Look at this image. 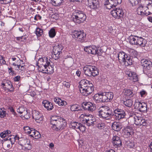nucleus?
<instances>
[{"label": "nucleus", "instance_id": "10", "mask_svg": "<svg viewBox=\"0 0 152 152\" xmlns=\"http://www.w3.org/2000/svg\"><path fill=\"white\" fill-rule=\"evenodd\" d=\"M15 135H10L7 138V140L4 143V145L5 148L7 150L11 148L12 145L14 144L15 141Z\"/></svg>", "mask_w": 152, "mask_h": 152}, {"label": "nucleus", "instance_id": "29", "mask_svg": "<svg viewBox=\"0 0 152 152\" xmlns=\"http://www.w3.org/2000/svg\"><path fill=\"white\" fill-rule=\"evenodd\" d=\"M145 5H147L149 15L152 14V1L145 0Z\"/></svg>", "mask_w": 152, "mask_h": 152}, {"label": "nucleus", "instance_id": "48", "mask_svg": "<svg viewBox=\"0 0 152 152\" xmlns=\"http://www.w3.org/2000/svg\"><path fill=\"white\" fill-rule=\"evenodd\" d=\"M129 77H132L134 82H137L138 80V77L137 75H133L131 73V74H129Z\"/></svg>", "mask_w": 152, "mask_h": 152}, {"label": "nucleus", "instance_id": "40", "mask_svg": "<svg viewBox=\"0 0 152 152\" xmlns=\"http://www.w3.org/2000/svg\"><path fill=\"white\" fill-rule=\"evenodd\" d=\"M70 109L72 111H75L80 110V107L79 105L75 104L71 106Z\"/></svg>", "mask_w": 152, "mask_h": 152}, {"label": "nucleus", "instance_id": "62", "mask_svg": "<svg viewBox=\"0 0 152 152\" xmlns=\"http://www.w3.org/2000/svg\"><path fill=\"white\" fill-rule=\"evenodd\" d=\"M140 94L142 97H144L147 94V93L145 91L142 90L140 92Z\"/></svg>", "mask_w": 152, "mask_h": 152}, {"label": "nucleus", "instance_id": "17", "mask_svg": "<svg viewBox=\"0 0 152 152\" xmlns=\"http://www.w3.org/2000/svg\"><path fill=\"white\" fill-rule=\"evenodd\" d=\"M111 13L114 17L118 18L122 17L124 14L122 10L119 8L113 10L111 11Z\"/></svg>", "mask_w": 152, "mask_h": 152}, {"label": "nucleus", "instance_id": "55", "mask_svg": "<svg viewBox=\"0 0 152 152\" xmlns=\"http://www.w3.org/2000/svg\"><path fill=\"white\" fill-rule=\"evenodd\" d=\"M91 102H84L82 107L84 110H87L89 107Z\"/></svg>", "mask_w": 152, "mask_h": 152}, {"label": "nucleus", "instance_id": "43", "mask_svg": "<svg viewBox=\"0 0 152 152\" xmlns=\"http://www.w3.org/2000/svg\"><path fill=\"white\" fill-rule=\"evenodd\" d=\"M132 101L130 99H128L124 102V104L128 107H131L132 105Z\"/></svg>", "mask_w": 152, "mask_h": 152}, {"label": "nucleus", "instance_id": "21", "mask_svg": "<svg viewBox=\"0 0 152 152\" xmlns=\"http://www.w3.org/2000/svg\"><path fill=\"white\" fill-rule=\"evenodd\" d=\"M124 137L126 138L131 137L134 134L133 130L130 127H127L124 130Z\"/></svg>", "mask_w": 152, "mask_h": 152}, {"label": "nucleus", "instance_id": "24", "mask_svg": "<svg viewBox=\"0 0 152 152\" xmlns=\"http://www.w3.org/2000/svg\"><path fill=\"white\" fill-rule=\"evenodd\" d=\"M128 55L123 52H120L118 54V61L120 63H124L126 61V59L127 58Z\"/></svg>", "mask_w": 152, "mask_h": 152}, {"label": "nucleus", "instance_id": "15", "mask_svg": "<svg viewBox=\"0 0 152 152\" xmlns=\"http://www.w3.org/2000/svg\"><path fill=\"white\" fill-rule=\"evenodd\" d=\"M141 63L142 66L143 67V71H147L152 67V63L148 59H142L141 61Z\"/></svg>", "mask_w": 152, "mask_h": 152}, {"label": "nucleus", "instance_id": "22", "mask_svg": "<svg viewBox=\"0 0 152 152\" xmlns=\"http://www.w3.org/2000/svg\"><path fill=\"white\" fill-rule=\"evenodd\" d=\"M147 41L142 37L137 36L136 41L135 45H140L142 47H144L146 45Z\"/></svg>", "mask_w": 152, "mask_h": 152}, {"label": "nucleus", "instance_id": "25", "mask_svg": "<svg viewBox=\"0 0 152 152\" xmlns=\"http://www.w3.org/2000/svg\"><path fill=\"white\" fill-rule=\"evenodd\" d=\"M42 103L44 104V107L47 110L50 111L52 110L53 108V105L50 102L45 100L42 102Z\"/></svg>", "mask_w": 152, "mask_h": 152}, {"label": "nucleus", "instance_id": "1", "mask_svg": "<svg viewBox=\"0 0 152 152\" xmlns=\"http://www.w3.org/2000/svg\"><path fill=\"white\" fill-rule=\"evenodd\" d=\"M83 70L85 74L90 77H95L99 74L98 69L94 66L86 65L84 66Z\"/></svg>", "mask_w": 152, "mask_h": 152}, {"label": "nucleus", "instance_id": "50", "mask_svg": "<svg viewBox=\"0 0 152 152\" xmlns=\"http://www.w3.org/2000/svg\"><path fill=\"white\" fill-rule=\"evenodd\" d=\"M4 110V108H0V117L1 118L4 117L6 115V111Z\"/></svg>", "mask_w": 152, "mask_h": 152}, {"label": "nucleus", "instance_id": "7", "mask_svg": "<svg viewBox=\"0 0 152 152\" xmlns=\"http://www.w3.org/2000/svg\"><path fill=\"white\" fill-rule=\"evenodd\" d=\"M84 50L89 54H96L99 56L101 54V51L98 50L96 47L93 45L85 47Z\"/></svg>", "mask_w": 152, "mask_h": 152}, {"label": "nucleus", "instance_id": "12", "mask_svg": "<svg viewBox=\"0 0 152 152\" xmlns=\"http://www.w3.org/2000/svg\"><path fill=\"white\" fill-rule=\"evenodd\" d=\"M94 87L92 83H90V85L80 90V92L83 95L88 96L91 94L94 90Z\"/></svg>", "mask_w": 152, "mask_h": 152}, {"label": "nucleus", "instance_id": "26", "mask_svg": "<svg viewBox=\"0 0 152 152\" xmlns=\"http://www.w3.org/2000/svg\"><path fill=\"white\" fill-rule=\"evenodd\" d=\"M111 126L113 130L117 132L120 131L122 127L121 124L116 122H114Z\"/></svg>", "mask_w": 152, "mask_h": 152}, {"label": "nucleus", "instance_id": "54", "mask_svg": "<svg viewBox=\"0 0 152 152\" xmlns=\"http://www.w3.org/2000/svg\"><path fill=\"white\" fill-rule=\"evenodd\" d=\"M140 0H129V2L131 4L132 6H135L139 3V1Z\"/></svg>", "mask_w": 152, "mask_h": 152}, {"label": "nucleus", "instance_id": "47", "mask_svg": "<svg viewBox=\"0 0 152 152\" xmlns=\"http://www.w3.org/2000/svg\"><path fill=\"white\" fill-rule=\"evenodd\" d=\"M10 133V131L7 130V131L3 132L1 133L0 136L1 138H4L8 135V134Z\"/></svg>", "mask_w": 152, "mask_h": 152}, {"label": "nucleus", "instance_id": "64", "mask_svg": "<svg viewBox=\"0 0 152 152\" xmlns=\"http://www.w3.org/2000/svg\"><path fill=\"white\" fill-rule=\"evenodd\" d=\"M67 104V103L66 102L64 101H63L62 100V101H61V104H60V106H65Z\"/></svg>", "mask_w": 152, "mask_h": 152}, {"label": "nucleus", "instance_id": "27", "mask_svg": "<svg viewBox=\"0 0 152 152\" xmlns=\"http://www.w3.org/2000/svg\"><path fill=\"white\" fill-rule=\"evenodd\" d=\"M124 95L129 97H133L135 94L136 93L133 90L131 89L124 90Z\"/></svg>", "mask_w": 152, "mask_h": 152}, {"label": "nucleus", "instance_id": "53", "mask_svg": "<svg viewBox=\"0 0 152 152\" xmlns=\"http://www.w3.org/2000/svg\"><path fill=\"white\" fill-rule=\"evenodd\" d=\"M111 1V2H113V4L114 5V7H115L118 4H120L121 3V0H110Z\"/></svg>", "mask_w": 152, "mask_h": 152}, {"label": "nucleus", "instance_id": "34", "mask_svg": "<svg viewBox=\"0 0 152 152\" xmlns=\"http://www.w3.org/2000/svg\"><path fill=\"white\" fill-rule=\"evenodd\" d=\"M60 118H62L61 117L57 116H52L50 118V123L51 124L54 125L55 123L57 122Z\"/></svg>", "mask_w": 152, "mask_h": 152}, {"label": "nucleus", "instance_id": "33", "mask_svg": "<svg viewBox=\"0 0 152 152\" xmlns=\"http://www.w3.org/2000/svg\"><path fill=\"white\" fill-rule=\"evenodd\" d=\"M31 134L30 136L33 137L34 139L37 140L38 139V134L37 132H38L35 129L33 128H31Z\"/></svg>", "mask_w": 152, "mask_h": 152}, {"label": "nucleus", "instance_id": "5", "mask_svg": "<svg viewBox=\"0 0 152 152\" xmlns=\"http://www.w3.org/2000/svg\"><path fill=\"white\" fill-rule=\"evenodd\" d=\"M66 125V121L64 118H60V120L57 121L55 124L53 125L52 128L53 130L58 131L61 129H63Z\"/></svg>", "mask_w": 152, "mask_h": 152}, {"label": "nucleus", "instance_id": "60", "mask_svg": "<svg viewBox=\"0 0 152 152\" xmlns=\"http://www.w3.org/2000/svg\"><path fill=\"white\" fill-rule=\"evenodd\" d=\"M63 85L64 87L66 88H69L70 85L69 83L66 82L65 81H64L63 82Z\"/></svg>", "mask_w": 152, "mask_h": 152}, {"label": "nucleus", "instance_id": "31", "mask_svg": "<svg viewBox=\"0 0 152 152\" xmlns=\"http://www.w3.org/2000/svg\"><path fill=\"white\" fill-rule=\"evenodd\" d=\"M102 93L100 94H97L94 95L93 99L97 101L98 102H102Z\"/></svg>", "mask_w": 152, "mask_h": 152}, {"label": "nucleus", "instance_id": "13", "mask_svg": "<svg viewBox=\"0 0 152 152\" xmlns=\"http://www.w3.org/2000/svg\"><path fill=\"white\" fill-rule=\"evenodd\" d=\"M133 118L135 121L134 123L137 125L139 126H140L142 125L143 126L146 125L147 123L146 120L144 119L142 117L135 115Z\"/></svg>", "mask_w": 152, "mask_h": 152}, {"label": "nucleus", "instance_id": "11", "mask_svg": "<svg viewBox=\"0 0 152 152\" xmlns=\"http://www.w3.org/2000/svg\"><path fill=\"white\" fill-rule=\"evenodd\" d=\"M113 96L112 92H102V102H110L112 100Z\"/></svg>", "mask_w": 152, "mask_h": 152}, {"label": "nucleus", "instance_id": "6", "mask_svg": "<svg viewBox=\"0 0 152 152\" xmlns=\"http://www.w3.org/2000/svg\"><path fill=\"white\" fill-rule=\"evenodd\" d=\"M113 115L116 120H119L125 118L126 115L125 111L122 109L117 108L114 110Z\"/></svg>", "mask_w": 152, "mask_h": 152}, {"label": "nucleus", "instance_id": "3", "mask_svg": "<svg viewBox=\"0 0 152 152\" xmlns=\"http://www.w3.org/2000/svg\"><path fill=\"white\" fill-rule=\"evenodd\" d=\"M72 18L73 21L79 24L82 23L86 18V15L80 11L75 12Z\"/></svg>", "mask_w": 152, "mask_h": 152}, {"label": "nucleus", "instance_id": "14", "mask_svg": "<svg viewBox=\"0 0 152 152\" xmlns=\"http://www.w3.org/2000/svg\"><path fill=\"white\" fill-rule=\"evenodd\" d=\"M72 33L73 35L79 39V41L81 42H83L86 38V34L83 31L75 30Z\"/></svg>", "mask_w": 152, "mask_h": 152}, {"label": "nucleus", "instance_id": "16", "mask_svg": "<svg viewBox=\"0 0 152 152\" xmlns=\"http://www.w3.org/2000/svg\"><path fill=\"white\" fill-rule=\"evenodd\" d=\"M15 141H17L19 145L22 146L25 145L26 143H30V140L25 137H19L17 135H15Z\"/></svg>", "mask_w": 152, "mask_h": 152}, {"label": "nucleus", "instance_id": "63", "mask_svg": "<svg viewBox=\"0 0 152 152\" xmlns=\"http://www.w3.org/2000/svg\"><path fill=\"white\" fill-rule=\"evenodd\" d=\"M20 76L18 75L17 76L14 77V80L15 81H18L20 79Z\"/></svg>", "mask_w": 152, "mask_h": 152}, {"label": "nucleus", "instance_id": "44", "mask_svg": "<svg viewBox=\"0 0 152 152\" xmlns=\"http://www.w3.org/2000/svg\"><path fill=\"white\" fill-rule=\"evenodd\" d=\"M80 123H78L76 122L73 121L71 123V125L73 129H77L79 127Z\"/></svg>", "mask_w": 152, "mask_h": 152}, {"label": "nucleus", "instance_id": "49", "mask_svg": "<svg viewBox=\"0 0 152 152\" xmlns=\"http://www.w3.org/2000/svg\"><path fill=\"white\" fill-rule=\"evenodd\" d=\"M23 129L25 133L28 134H31V128H30L29 126H24Z\"/></svg>", "mask_w": 152, "mask_h": 152}, {"label": "nucleus", "instance_id": "37", "mask_svg": "<svg viewBox=\"0 0 152 152\" xmlns=\"http://www.w3.org/2000/svg\"><path fill=\"white\" fill-rule=\"evenodd\" d=\"M96 126L99 129H104L106 127V124L104 122H99L96 124Z\"/></svg>", "mask_w": 152, "mask_h": 152}, {"label": "nucleus", "instance_id": "39", "mask_svg": "<svg viewBox=\"0 0 152 152\" xmlns=\"http://www.w3.org/2000/svg\"><path fill=\"white\" fill-rule=\"evenodd\" d=\"M124 64L126 66H128L132 65V60L131 57L128 56L127 58L126 59V61L124 62Z\"/></svg>", "mask_w": 152, "mask_h": 152}, {"label": "nucleus", "instance_id": "51", "mask_svg": "<svg viewBox=\"0 0 152 152\" xmlns=\"http://www.w3.org/2000/svg\"><path fill=\"white\" fill-rule=\"evenodd\" d=\"M77 129H79L82 132H84L85 131L86 128L84 126L80 123L79 127H78Z\"/></svg>", "mask_w": 152, "mask_h": 152}, {"label": "nucleus", "instance_id": "36", "mask_svg": "<svg viewBox=\"0 0 152 152\" xmlns=\"http://www.w3.org/2000/svg\"><path fill=\"white\" fill-rule=\"evenodd\" d=\"M46 58L45 57H39V65H46L47 64V62H46Z\"/></svg>", "mask_w": 152, "mask_h": 152}, {"label": "nucleus", "instance_id": "9", "mask_svg": "<svg viewBox=\"0 0 152 152\" xmlns=\"http://www.w3.org/2000/svg\"><path fill=\"white\" fill-rule=\"evenodd\" d=\"M63 48L61 45H58L57 46H55L53 47L52 53V57L55 60L58 59L59 57L60 53H61V50Z\"/></svg>", "mask_w": 152, "mask_h": 152}, {"label": "nucleus", "instance_id": "58", "mask_svg": "<svg viewBox=\"0 0 152 152\" xmlns=\"http://www.w3.org/2000/svg\"><path fill=\"white\" fill-rule=\"evenodd\" d=\"M126 144L128 147L129 148H132L134 145L133 142H131L129 141H127L126 143Z\"/></svg>", "mask_w": 152, "mask_h": 152}, {"label": "nucleus", "instance_id": "41", "mask_svg": "<svg viewBox=\"0 0 152 152\" xmlns=\"http://www.w3.org/2000/svg\"><path fill=\"white\" fill-rule=\"evenodd\" d=\"M47 66V64H46V65H39V71L42 72L44 73H46V68Z\"/></svg>", "mask_w": 152, "mask_h": 152}, {"label": "nucleus", "instance_id": "18", "mask_svg": "<svg viewBox=\"0 0 152 152\" xmlns=\"http://www.w3.org/2000/svg\"><path fill=\"white\" fill-rule=\"evenodd\" d=\"M83 121L85 124L88 126H92L94 124L96 120L94 117L91 116H88L86 118H83Z\"/></svg>", "mask_w": 152, "mask_h": 152}, {"label": "nucleus", "instance_id": "28", "mask_svg": "<svg viewBox=\"0 0 152 152\" xmlns=\"http://www.w3.org/2000/svg\"><path fill=\"white\" fill-rule=\"evenodd\" d=\"M137 104L138 105V107L140 111L142 112H144L147 110V105L145 103L138 102L137 103Z\"/></svg>", "mask_w": 152, "mask_h": 152}, {"label": "nucleus", "instance_id": "20", "mask_svg": "<svg viewBox=\"0 0 152 152\" xmlns=\"http://www.w3.org/2000/svg\"><path fill=\"white\" fill-rule=\"evenodd\" d=\"M112 140L113 144L115 147L118 148L122 145V142L120 137L115 136L113 137Z\"/></svg>", "mask_w": 152, "mask_h": 152}, {"label": "nucleus", "instance_id": "23", "mask_svg": "<svg viewBox=\"0 0 152 152\" xmlns=\"http://www.w3.org/2000/svg\"><path fill=\"white\" fill-rule=\"evenodd\" d=\"M90 83H92L86 80L83 79L81 80L79 83V87L80 91L81 89H83V88H84L88 86L89 85H90Z\"/></svg>", "mask_w": 152, "mask_h": 152}, {"label": "nucleus", "instance_id": "32", "mask_svg": "<svg viewBox=\"0 0 152 152\" xmlns=\"http://www.w3.org/2000/svg\"><path fill=\"white\" fill-rule=\"evenodd\" d=\"M137 37V36H134L132 35L129 36L128 39L130 44L131 45H135Z\"/></svg>", "mask_w": 152, "mask_h": 152}, {"label": "nucleus", "instance_id": "30", "mask_svg": "<svg viewBox=\"0 0 152 152\" xmlns=\"http://www.w3.org/2000/svg\"><path fill=\"white\" fill-rule=\"evenodd\" d=\"M46 69V72L45 73L51 74L54 72L53 66L52 65H50V63L49 62H47Z\"/></svg>", "mask_w": 152, "mask_h": 152}, {"label": "nucleus", "instance_id": "45", "mask_svg": "<svg viewBox=\"0 0 152 152\" xmlns=\"http://www.w3.org/2000/svg\"><path fill=\"white\" fill-rule=\"evenodd\" d=\"M22 148L25 151L31 150V146L30 144V143H26L25 145L22 146Z\"/></svg>", "mask_w": 152, "mask_h": 152}, {"label": "nucleus", "instance_id": "57", "mask_svg": "<svg viewBox=\"0 0 152 152\" xmlns=\"http://www.w3.org/2000/svg\"><path fill=\"white\" fill-rule=\"evenodd\" d=\"M12 0H0V3L1 4H7L10 3Z\"/></svg>", "mask_w": 152, "mask_h": 152}, {"label": "nucleus", "instance_id": "42", "mask_svg": "<svg viewBox=\"0 0 152 152\" xmlns=\"http://www.w3.org/2000/svg\"><path fill=\"white\" fill-rule=\"evenodd\" d=\"M96 106L93 103L90 102V104L89 105V107L88 108V111L93 112L96 109Z\"/></svg>", "mask_w": 152, "mask_h": 152}, {"label": "nucleus", "instance_id": "46", "mask_svg": "<svg viewBox=\"0 0 152 152\" xmlns=\"http://www.w3.org/2000/svg\"><path fill=\"white\" fill-rule=\"evenodd\" d=\"M56 34L55 29H50L49 32V37L51 38L54 37Z\"/></svg>", "mask_w": 152, "mask_h": 152}, {"label": "nucleus", "instance_id": "52", "mask_svg": "<svg viewBox=\"0 0 152 152\" xmlns=\"http://www.w3.org/2000/svg\"><path fill=\"white\" fill-rule=\"evenodd\" d=\"M16 38V40L19 42H25L26 39V38L25 36L17 37Z\"/></svg>", "mask_w": 152, "mask_h": 152}, {"label": "nucleus", "instance_id": "19", "mask_svg": "<svg viewBox=\"0 0 152 152\" xmlns=\"http://www.w3.org/2000/svg\"><path fill=\"white\" fill-rule=\"evenodd\" d=\"M88 6L92 9H96L99 7L98 0H87Z\"/></svg>", "mask_w": 152, "mask_h": 152}, {"label": "nucleus", "instance_id": "8", "mask_svg": "<svg viewBox=\"0 0 152 152\" xmlns=\"http://www.w3.org/2000/svg\"><path fill=\"white\" fill-rule=\"evenodd\" d=\"M1 86L5 91L12 92L14 91V88L12 83L9 80H4L1 83Z\"/></svg>", "mask_w": 152, "mask_h": 152}, {"label": "nucleus", "instance_id": "2", "mask_svg": "<svg viewBox=\"0 0 152 152\" xmlns=\"http://www.w3.org/2000/svg\"><path fill=\"white\" fill-rule=\"evenodd\" d=\"M99 117L103 119L108 120L113 115L112 110L108 106H102L101 109L98 112Z\"/></svg>", "mask_w": 152, "mask_h": 152}, {"label": "nucleus", "instance_id": "35", "mask_svg": "<svg viewBox=\"0 0 152 152\" xmlns=\"http://www.w3.org/2000/svg\"><path fill=\"white\" fill-rule=\"evenodd\" d=\"M113 2L111 1L110 0H107L105 1L104 5L106 6L107 9H110L113 7H114V4H113Z\"/></svg>", "mask_w": 152, "mask_h": 152}, {"label": "nucleus", "instance_id": "59", "mask_svg": "<svg viewBox=\"0 0 152 152\" xmlns=\"http://www.w3.org/2000/svg\"><path fill=\"white\" fill-rule=\"evenodd\" d=\"M24 111V108L23 107H20L17 110V112L20 114H22Z\"/></svg>", "mask_w": 152, "mask_h": 152}, {"label": "nucleus", "instance_id": "4", "mask_svg": "<svg viewBox=\"0 0 152 152\" xmlns=\"http://www.w3.org/2000/svg\"><path fill=\"white\" fill-rule=\"evenodd\" d=\"M142 3L139 5L137 8V13L139 15L142 16L149 15L147 5H145V0H143Z\"/></svg>", "mask_w": 152, "mask_h": 152}, {"label": "nucleus", "instance_id": "61", "mask_svg": "<svg viewBox=\"0 0 152 152\" xmlns=\"http://www.w3.org/2000/svg\"><path fill=\"white\" fill-rule=\"evenodd\" d=\"M8 72L10 75H13L14 74V71L12 67H8Z\"/></svg>", "mask_w": 152, "mask_h": 152}, {"label": "nucleus", "instance_id": "38", "mask_svg": "<svg viewBox=\"0 0 152 152\" xmlns=\"http://www.w3.org/2000/svg\"><path fill=\"white\" fill-rule=\"evenodd\" d=\"M52 4L54 6H59L64 2V0H51Z\"/></svg>", "mask_w": 152, "mask_h": 152}, {"label": "nucleus", "instance_id": "56", "mask_svg": "<svg viewBox=\"0 0 152 152\" xmlns=\"http://www.w3.org/2000/svg\"><path fill=\"white\" fill-rule=\"evenodd\" d=\"M0 64H6V61L5 60L3 56L0 55Z\"/></svg>", "mask_w": 152, "mask_h": 152}]
</instances>
